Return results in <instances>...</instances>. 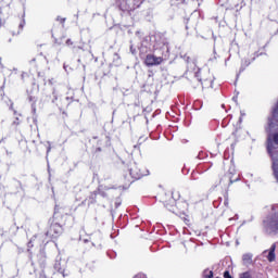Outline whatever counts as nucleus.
I'll return each instance as SVG.
<instances>
[{"label":"nucleus","instance_id":"nucleus-1","mask_svg":"<svg viewBox=\"0 0 278 278\" xmlns=\"http://www.w3.org/2000/svg\"><path fill=\"white\" fill-rule=\"evenodd\" d=\"M160 201L168 212L176 216H184L188 212L189 204L184 200H175L168 194H163Z\"/></svg>","mask_w":278,"mask_h":278},{"label":"nucleus","instance_id":"nucleus-2","mask_svg":"<svg viewBox=\"0 0 278 278\" xmlns=\"http://www.w3.org/2000/svg\"><path fill=\"white\" fill-rule=\"evenodd\" d=\"M62 218H64V215L55 212L50 219V227L46 232V236L49 238H60L62 233H64V225H66V222H62Z\"/></svg>","mask_w":278,"mask_h":278},{"label":"nucleus","instance_id":"nucleus-3","mask_svg":"<svg viewBox=\"0 0 278 278\" xmlns=\"http://www.w3.org/2000/svg\"><path fill=\"white\" fill-rule=\"evenodd\" d=\"M129 175L132 180L128 181V186H131L134 181H138V179H142V177H147L149 175V169L142 164H138L136 162H131L128 165Z\"/></svg>","mask_w":278,"mask_h":278},{"label":"nucleus","instance_id":"nucleus-4","mask_svg":"<svg viewBox=\"0 0 278 278\" xmlns=\"http://www.w3.org/2000/svg\"><path fill=\"white\" fill-rule=\"evenodd\" d=\"M277 206H271V213L265 220H263V226L267 231L277 232L278 231V212H275Z\"/></svg>","mask_w":278,"mask_h":278},{"label":"nucleus","instance_id":"nucleus-5","mask_svg":"<svg viewBox=\"0 0 278 278\" xmlns=\"http://www.w3.org/2000/svg\"><path fill=\"white\" fill-rule=\"evenodd\" d=\"M198 79L202 85V88H212L214 85V76L210 71H200L198 73Z\"/></svg>","mask_w":278,"mask_h":278},{"label":"nucleus","instance_id":"nucleus-6","mask_svg":"<svg viewBox=\"0 0 278 278\" xmlns=\"http://www.w3.org/2000/svg\"><path fill=\"white\" fill-rule=\"evenodd\" d=\"M236 181H240V174H238L235 168H230L219 180L224 186H231L232 184H236Z\"/></svg>","mask_w":278,"mask_h":278},{"label":"nucleus","instance_id":"nucleus-7","mask_svg":"<svg viewBox=\"0 0 278 278\" xmlns=\"http://www.w3.org/2000/svg\"><path fill=\"white\" fill-rule=\"evenodd\" d=\"M164 62V58L155 56L153 54H147L144 64L146 66H160Z\"/></svg>","mask_w":278,"mask_h":278},{"label":"nucleus","instance_id":"nucleus-8","mask_svg":"<svg viewBox=\"0 0 278 278\" xmlns=\"http://www.w3.org/2000/svg\"><path fill=\"white\" fill-rule=\"evenodd\" d=\"M43 61L40 56L34 58L29 61V65L31 68H36L38 71L39 68H42Z\"/></svg>","mask_w":278,"mask_h":278},{"label":"nucleus","instance_id":"nucleus-9","mask_svg":"<svg viewBox=\"0 0 278 278\" xmlns=\"http://www.w3.org/2000/svg\"><path fill=\"white\" fill-rule=\"evenodd\" d=\"M277 250V244H273L270 248H269V251H268V255H267V260L268 262H275L276 260V254H275V251Z\"/></svg>","mask_w":278,"mask_h":278},{"label":"nucleus","instance_id":"nucleus-10","mask_svg":"<svg viewBox=\"0 0 278 278\" xmlns=\"http://www.w3.org/2000/svg\"><path fill=\"white\" fill-rule=\"evenodd\" d=\"M94 140H96V148H93L92 153L97 155L98 153H101V151H103V140H99L97 138H94Z\"/></svg>","mask_w":278,"mask_h":278},{"label":"nucleus","instance_id":"nucleus-11","mask_svg":"<svg viewBox=\"0 0 278 278\" xmlns=\"http://www.w3.org/2000/svg\"><path fill=\"white\" fill-rule=\"evenodd\" d=\"M97 197H99V191H92L89 195V203L92 205L97 203Z\"/></svg>","mask_w":278,"mask_h":278},{"label":"nucleus","instance_id":"nucleus-12","mask_svg":"<svg viewBox=\"0 0 278 278\" xmlns=\"http://www.w3.org/2000/svg\"><path fill=\"white\" fill-rule=\"evenodd\" d=\"M273 151H275V144H273V140H268L267 142V152L273 157Z\"/></svg>","mask_w":278,"mask_h":278},{"label":"nucleus","instance_id":"nucleus-13","mask_svg":"<svg viewBox=\"0 0 278 278\" xmlns=\"http://www.w3.org/2000/svg\"><path fill=\"white\" fill-rule=\"evenodd\" d=\"M204 278H214V271L205 269L203 274Z\"/></svg>","mask_w":278,"mask_h":278},{"label":"nucleus","instance_id":"nucleus-14","mask_svg":"<svg viewBox=\"0 0 278 278\" xmlns=\"http://www.w3.org/2000/svg\"><path fill=\"white\" fill-rule=\"evenodd\" d=\"M46 101L48 103H55V101H58V96L53 94L52 98H49V96L46 97Z\"/></svg>","mask_w":278,"mask_h":278},{"label":"nucleus","instance_id":"nucleus-15","mask_svg":"<svg viewBox=\"0 0 278 278\" xmlns=\"http://www.w3.org/2000/svg\"><path fill=\"white\" fill-rule=\"evenodd\" d=\"M3 97H5V90H3V84L0 83V101H3Z\"/></svg>","mask_w":278,"mask_h":278},{"label":"nucleus","instance_id":"nucleus-16","mask_svg":"<svg viewBox=\"0 0 278 278\" xmlns=\"http://www.w3.org/2000/svg\"><path fill=\"white\" fill-rule=\"evenodd\" d=\"M56 21H58V23H60L64 27V23H66V17L56 16Z\"/></svg>","mask_w":278,"mask_h":278},{"label":"nucleus","instance_id":"nucleus-17","mask_svg":"<svg viewBox=\"0 0 278 278\" xmlns=\"http://www.w3.org/2000/svg\"><path fill=\"white\" fill-rule=\"evenodd\" d=\"M240 278H251V273L245 271L240 275Z\"/></svg>","mask_w":278,"mask_h":278},{"label":"nucleus","instance_id":"nucleus-18","mask_svg":"<svg viewBox=\"0 0 278 278\" xmlns=\"http://www.w3.org/2000/svg\"><path fill=\"white\" fill-rule=\"evenodd\" d=\"M28 101L33 103V105H36V97L29 96Z\"/></svg>","mask_w":278,"mask_h":278},{"label":"nucleus","instance_id":"nucleus-19","mask_svg":"<svg viewBox=\"0 0 278 278\" xmlns=\"http://www.w3.org/2000/svg\"><path fill=\"white\" fill-rule=\"evenodd\" d=\"M273 142L278 146V132L273 135Z\"/></svg>","mask_w":278,"mask_h":278},{"label":"nucleus","instance_id":"nucleus-20","mask_svg":"<svg viewBox=\"0 0 278 278\" xmlns=\"http://www.w3.org/2000/svg\"><path fill=\"white\" fill-rule=\"evenodd\" d=\"M65 45H66L67 47H73V40L67 39V40L65 41Z\"/></svg>","mask_w":278,"mask_h":278},{"label":"nucleus","instance_id":"nucleus-21","mask_svg":"<svg viewBox=\"0 0 278 278\" xmlns=\"http://www.w3.org/2000/svg\"><path fill=\"white\" fill-rule=\"evenodd\" d=\"M134 278H147L144 274H137Z\"/></svg>","mask_w":278,"mask_h":278},{"label":"nucleus","instance_id":"nucleus-22","mask_svg":"<svg viewBox=\"0 0 278 278\" xmlns=\"http://www.w3.org/2000/svg\"><path fill=\"white\" fill-rule=\"evenodd\" d=\"M23 27H25V20H22V22L20 23V29H23Z\"/></svg>","mask_w":278,"mask_h":278}]
</instances>
